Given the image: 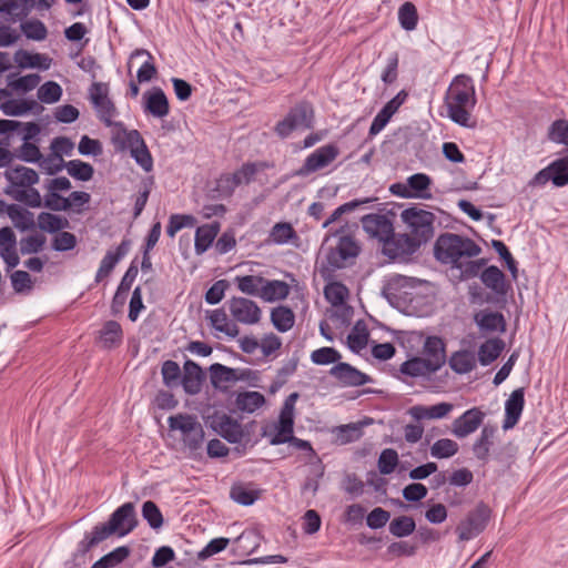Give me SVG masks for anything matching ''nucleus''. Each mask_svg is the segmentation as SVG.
Returning a JSON list of instances; mask_svg holds the SVG:
<instances>
[{
  "mask_svg": "<svg viewBox=\"0 0 568 568\" xmlns=\"http://www.w3.org/2000/svg\"><path fill=\"white\" fill-rule=\"evenodd\" d=\"M504 349L505 342L501 338H489L480 344L477 353L478 357L476 359L480 365L488 366L500 356Z\"/></svg>",
  "mask_w": 568,
  "mask_h": 568,
  "instance_id": "obj_28",
  "label": "nucleus"
},
{
  "mask_svg": "<svg viewBox=\"0 0 568 568\" xmlns=\"http://www.w3.org/2000/svg\"><path fill=\"white\" fill-rule=\"evenodd\" d=\"M409 190L414 195V199H430L432 194L428 192L432 184L430 178L425 173H415L407 179Z\"/></svg>",
  "mask_w": 568,
  "mask_h": 568,
  "instance_id": "obj_47",
  "label": "nucleus"
},
{
  "mask_svg": "<svg viewBox=\"0 0 568 568\" xmlns=\"http://www.w3.org/2000/svg\"><path fill=\"white\" fill-rule=\"evenodd\" d=\"M161 374L163 384L166 387L175 388L180 386L182 379V371L176 362L172 359L163 362L161 367Z\"/></svg>",
  "mask_w": 568,
  "mask_h": 568,
  "instance_id": "obj_49",
  "label": "nucleus"
},
{
  "mask_svg": "<svg viewBox=\"0 0 568 568\" xmlns=\"http://www.w3.org/2000/svg\"><path fill=\"white\" fill-rule=\"evenodd\" d=\"M205 382V373L202 367L192 359H186L183 364L181 384L187 395H197Z\"/></svg>",
  "mask_w": 568,
  "mask_h": 568,
  "instance_id": "obj_19",
  "label": "nucleus"
},
{
  "mask_svg": "<svg viewBox=\"0 0 568 568\" xmlns=\"http://www.w3.org/2000/svg\"><path fill=\"white\" fill-rule=\"evenodd\" d=\"M314 123V108L308 101H300L292 106L285 118L274 128L275 133L285 139L295 130L312 129Z\"/></svg>",
  "mask_w": 568,
  "mask_h": 568,
  "instance_id": "obj_5",
  "label": "nucleus"
},
{
  "mask_svg": "<svg viewBox=\"0 0 568 568\" xmlns=\"http://www.w3.org/2000/svg\"><path fill=\"white\" fill-rule=\"evenodd\" d=\"M210 381L214 388H222L223 384L239 382L236 368L214 363L209 367Z\"/></svg>",
  "mask_w": 568,
  "mask_h": 568,
  "instance_id": "obj_36",
  "label": "nucleus"
},
{
  "mask_svg": "<svg viewBox=\"0 0 568 568\" xmlns=\"http://www.w3.org/2000/svg\"><path fill=\"white\" fill-rule=\"evenodd\" d=\"M57 0H0V14L7 16L11 23L22 22L36 10L49 11Z\"/></svg>",
  "mask_w": 568,
  "mask_h": 568,
  "instance_id": "obj_7",
  "label": "nucleus"
},
{
  "mask_svg": "<svg viewBox=\"0 0 568 568\" xmlns=\"http://www.w3.org/2000/svg\"><path fill=\"white\" fill-rule=\"evenodd\" d=\"M99 339L102 343V347L105 349L119 347L123 341L121 325L113 320L106 321L99 332Z\"/></svg>",
  "mask_w": 568,
  "mask_h": 568,
  "instance_id": "obj_26",
  "label": "nucleus"
},
{
  "mask_svg": "<svg viewBox=\"0 0 568 568\" xmlns=\"http://www.w3.org/2000/svg\"><path fill=\"white\" fill-rule=\"evenodd\" d=\"M481 283L491 290L496 296L505 298L508 291L511 288L506 280L504 272L496 265L485 267L479 276Z\"/></svg>",
  "mask_w": 568,
  "mask_h": 568,
  "instance_id": "obj_20",
  "label": "nucleus"
},
{
  "mask_svg": "<svg viewBox=\"0 0 568 568\" xmlns=\"http://www.w3.org/2000/svg\"><path fill=\"white\" fill-rule=\"evenodd\" d=\"M397 464L398 454L395 449L385 448L382 450L377 462V467L382 475L392 474L395 470Z\"/></svg>",
  "mask_w": 568,
  "mask_h": 568,
  "instance_id": "obj_63",
  "label": "nucleus"
},
{
  "mask_svg": "<svg viewBox=\"0 0 568 568\" xmlns=\"http://www.w3.org/2000/svg\"><path fill=\"white\" fill-rule=\"evenodd\" d=\"M416 530V523L413 517L402 515L395 517L388 525V531L396 538H405Z\"/></svg>",
  "mask_w": 568,
  "mask_h": 568,
  "instance_id": "obj_40",
  "label": "nucleus"
},
{
  "mask_svg": "<svg viewBox=\"0 0 568 568\" xmlns=\"http://www.w3.org/2000/svg\"><path fill=\"white\" fill-rule=\"evenodd\" d=\"M271 323L280 333H286L294 326L295 314L288 306L278 305L271 311Z\"/></svg>",
  "mask_w": 568,
  "mask_h": 568,
  "instance_id": "obj_35",
  "label": "nucleus"
},
{
  "mask_svg": "<svg viewBox=\"0 0 568 568\" xmlns=\"http://www.w3.org/2000/svg\"><path fill=\"white\" fill-rule=\"evenodd\" d=\"M8 195H11L18 202L26 204L29 207L37 209L43 206V201L40 192L33 186H29L28 190H6Z\"/></svg>",
  "mask_w": 568,
  "mask_h": 568,
  "instance_id": "obj_46",
  "label": "nucleus"
},
{
  "mask_svg": "<svg viewBox=\"0 0 568 568\" xmlns=\"http://www.w3.org/2000/svg\"><path fill=\"white\" fill-rule=\"evenodd\" d=\"M14 62L21 69L39 68L47 70L50 68L51 59L41 53H30L23 49H19L13 55Z\"/></svg>",
  "mask_w": 568,
  "mask_h": 568,
  "instance_id": "obj_31",
  "label": "nucleus"
},
{
  "mask_svg": "<svg viewBox=\"0 0 568 568\" xmlns=\"http://www.w3.org/2000/svg\"><path fill=\"white\" fill-rule=\"evenodd\" d=\"M265 282V278L261 275H244V276H236L235 283L237 285V288L251 296H258L261 294V290L263 287V283Z\"/></svg>",
  "mask_w": 568,
  "mask_h": 568,
  "instance_id": "obj_45",
  "label": "nucleus"
},
{
  "mask_svg": "<svg viewBox=\"0 0 568 568\" xmlns=\"http://www.w3.org/2000/svg\"><path fill=\"white\" fill-rule=\"evenodd\" d=\"M290 294V285L280 280H266L263 283V287L261 290L260 297L265 302H275L280 300H284Z\"/></svg>",
  "mask_w": 568,
  "mask_h": 568,
  "instance_id": "obj_33",
  "label": "nucleus"
},
{
  "mask_svg": "<svg viewBox=\"0 0 568 568\" xmlns=\"http://www.w3.org/2000/svg\"><path fill=\"white\" fill-rule=\"evenodd\" d=\"M142 517L154 530H158L163 526V515L159 506L152 500H146L143 503Z\"/></svg>",
  "mask_w": 568,
  "mask_h": 568,
  "instance_id": "obj_60",
  "label": "nucleus"
},
{
  "mask_svg": "<svg viewBox=\"0 0 568 568\" xmlns=\"http://www.w3.org/2000/svg\"><path fill=\"white\" fill-rule=\"evenodd\" d=\"M548 171L552 175V184L562 187L568 184V155L552 161L548 165Z\"/></svg>",
  "mask_w": 568,
  "mask_h": 568,
  "instance_id": "obj_51",
  "label": "nucleus"
},
{
  "mask_svg": "<svg viewBox=\"0 0 568 568\" xmlns=\"http://www.w3.org/2000/svg\"><path fill=\"white\" fill-rule=\"evenodd\" d=\"M399 373L413 378H429L436 371L424 357L414 356L400 364Z\"/></svg>",
  "mask_w": 568,
  "mask_h": 568,
  "instance_id": "obj_25",
  "label": "nucleus"
},
{
  "mask_svg": "<svg viewBox=\"0 0 568 568\" xmlns=\"http://www.w3.org/2000/svg\"><path fill=\"white\" fill-rule=\"evenodd\" d=\"M229 310L236 322L245 325L258 323L262 316L260 306L246 297H232L229 301Z\"/></svg>",
  "mask_w": 568,
  "mask_h": 568,
  "instance_id": "obj_13",
  "label": "nucleus"
},
{
  "mask_svg": "<svg viewBox=\"0 0 568 568\" xmlns=\"http://www.w3.org/2000/svg\"><path fill=\"white\" fill-rule=\"evenodd\" d=\"M171 430H180L184 444L191 449H199L204 440V430L195 415L180 413L168 418Z\"/></svg>",
  "mask_w": 568,
  "mask_h": 568,
  "instance_id": "obj_8",
  "label": "nucleus"
},
{
  "mask_svg": "<svg viewBox=\"0 0 568 568\" xmlns=\"http://www.w3.org/2000/svg\"><path fill=\"white\" fill-rule=\"evenodd\" d=\"M474 322L481 332L505 333L506 320L500 312L483 310L474 315Z\"/></svg>",
  "mask_w": 568,
  "mask_h": 568,
  "instance_id": "obj_24",
  "label": "nucleus"
},
{
  "mask_svg": "<svg viewBox=\"0 0 568 568\" xmlns=\"http://www.w3.org/2000/svg\"><path fill=\"white\" fill-rule=\"evenodd\" d=\"M339 155L336 144L329 143L316 149L304 160L303 165L296 171L298 176H307L329 165Z\"/></svg>",
  "mask_w": 568,
  "mask_h": 568,
  "instance_id": "obj_11",
  "label": "nucleus"
},
{
  "mask_svg": "<svg viewBox=\"0 0 568 568\" xmlns=\"http://www.w3.org/2000/svg\"><path fill=\"white\" fill-rule=\"evenodd\" d=\"M139 525V519L133 503L128 501L119 506L109 517L108 521L100 523L87 531L78 542L74 557H84L92 548L100 545L111 536L119 538L132 532Z\"/></svg>",
  "mask_w": 568,
  "mask_h": 568,
  "instance_id": "obj_1",
  "label": "nucleus"
},
{
  "mask_svg": "<svg viewBox=\"0 0 568 568\" xmlns=\"http://www.w3.org/2000/svg\"><path fill=\"white\" fill-rule=\"evenodd\" d=\"M358 254V246L348 235L341 236L338 244L335 248H331L327 253V265H323L320 274L324 281H329L334 277V271L342 268L345 261L349 257H355Z\"/></svg>",
  "mask_w": 568,
  "mask_h": 568,
  "instance_id": "obj_9",
  "label": "nucleus"
},
{
  "mask_svg": "<svg viewBox=\"0 0 568 568\" xmlns=\"http://www.w3.org/2000/svg\"><path fill=\"white\" fill-rule=\"evenodd\" d=\"M448 364L456 374L463 375L476 368L477 359L475 353L460 349L452 354Z\"/></svg>",
  "mask_w": 568,
  "mask_h": 568,
  "instance_id": "obj_30",
  "label": "nucleus"
},
{
  "mask_svg": "<svg viewBox=\"0 0 568 568\" xmlns=\"http://www.w3.org/2000/svg\"><path fill=\"white\" fill-rule=\"evenodd\" d=\"M496 428L486 425L481 428L479 437L473 444V453L478 460L487 462Z\"/></svg>",
  "mask_w": 568,
  "mask_h": 568,
  "instance_id": "obj_34",
  "label": "nucleus"
},
{
  "mask_svg": "<svg viewBox=\"0 0 568 568\" xmlns=\"http://www.w3.org/2000/svg\"><path fill=\"white\" fill-rule=\"evenodd\" d=\"M363 230L373 239L384 243V241L393 235V221L384 214H366L361 219Z\"/></svg>",
  "mask_w": 568,
  "mask_h": 568,
  "instance_id": "obj_14",
  "label": "nucleus"
},
{
  "mask_svg": "<svg viewBox=\"0 0 568 568\" xmlns=\"http://www.w3.org/2000/svg\"><path fill=\"white\" fill-rule=\"evenodd\" d=\"M398 21L406 31H413L418 23V13L414 3L405 2L398 9Z\"/></svg>",
  "mask_w": 568,
  "mask_h": 568,
  "instance_id": "obj_56",
  "label": "nucleus"
},
{
  "mask_svg": "<svg viewBox=\"0 0 568 568\" xmlns=\"http://www.w3.org/2000/svg\"><path fill=\"white\" fill-rule=\"evenodd\" d=\"M325 466L320 458L310 464V475L302 486L303 491H312L315 495L320 488V479L324 476Z\"/></svg>",
  "mask_w": 568,
  "mask_h": 568,
  "instance_id": "obj_57",
  "label": "nucleus"
},
{
  "mask_svg": "<svg viewBox=\"0 0 568 568\" xmlns=\"http://www.w3.org/2000/svg\"><path fill=\"white\" fill-rule=\"evenodd\" d=\"M37 225L41 231L53 234L69 227V221L50 212H41L38 215Z\"/></svg>",
  "mask_w": 568,
  "mask_h": 568,
  "instance_id": "obj_37",
  "label": "nucleus"
},
{
  "mask_svg": "<svg viewBox=\"0 0 568 568\" xmlns=\"http://www.w3.org/2000/svg\"><path fill=\"white\" fill-rule=\"evenodd\" d=\"M230 497L242 506H251L258 499L260 490L248 488L243 484H237L232 486Z\"/></svg>",
  "mask_w": 568,
  "mask_h": 568,
  "instance_id": "obj_48",
  "label": "nucleus"
},
{
  "mask_svg": "<svg viewBox=\"0 0 568 568\" xmlns=\"http://www.w3.org/2000/svg\"><path fill=\"white\" fill-rule=\"evenodd\" d=\"M329 375L346 387L362 386L373 382L369 375L344 362H338L334 365L329 369Z\"/></svg>",
  "mask_w": 568,
  "mask_h": 568,
  "instance_id": "obj_15",
  "label": "nucleus"
},
{
  "mask_svg": "<svg viewBox=\"0 0 568 568\" xmlns=\"http://www.w3.org/2000/svg\"><path fill=\"white\" fill-rule=\"evenodd\" d=\"M209 320L216 331L224 333L229 337L237 336L239 327L234 323H229L227 315L223 308L212 311Z\"/></svg>",
  "mask_w": 568,
  "mask_h": 568,
  "instance_id": "obj_41",
  "label": "nucleus"
},
{
  "mask_svg": "<svg viewBox=\"0 0 568 568\" xmlns=\"http://www.w3.org/2000/svg\"><path fill=\"white\" fill-rule=\"evenodd\" d=\"M64 168L67 169L69 175L73 179L87 182L93 178L94 169L93 166L81 160H71L65 162Z\"/></svg>",
  "mask_w": 568,
  "mask_h": 568,
  "instance_id": "obj_50",
  "label": "nucleus"
},
{
  "mask_svg": "<svg viewBox=\"0 0 568 568\" xmlns=\"http://www.w3.org/2000/svg\"><path fill=\"white\" fill-rule=\"evenodd\" d=\"M140 55H146L148 60L139 68L136 79L140 83L151 81L158 73L156 67L153 62V55L145 49H136L132 52L131 59Z\"/></svg>",
  "mask_w": 568,
  "mask_h": 568,
  "instance_id": "obj_44",
  "label": "nucleus"
},
{
  "mask_svg": "<svg viewBox=\"0 0 568 568\" xmlns=\"http://www.w3.org/2000/svg\"><path fill=\"white\" fill-rule=\"evenodd\" d=\"M63 94L61 85L55 81H47L39 87L37 97L40 102L52 104L60 101Z\"/></svg>",
  "mask_w": 568,
  "mask_h": 568,
  "instance_id": "obj_58",
  "label": "nucleus"
},
{
  "mask_svg": "<svg viewBox=\"0 0 568 568\" xmlns=\"http://www.w3.org/2000/svg\"><path fill=\"white\" fill-rule=\"evenodd\" d=\"M131 554L128 546H120L98 559L91 568H114L123 562Z\"/></svg>",
  "mask_w": 568,
  "mask_h": 568,
  "instance_id": "obj_39",
  "label": "nucleus"
},
{
  "mask_svg": "<svg viewBox=\"0 0 568 568\" xmlns=\"http://www.w3.org/2000/svg\"><path fill=\"white\" fill-rule=\"evenodd\" d=\"M130 246L131 241L129 239H123L115 251L110 250L105 253L99 266H101L104 272L111 274L116 264L129 253Z\"/></svg>",
  "mask_w": 568,
  "mask_h": 568,
  "instance_id": "obj_38",
  "label": "nucleus"
},
{
  "mask_svg": "<svg viewBox=\"0 0 568 568\" xmlns=\"http://www.w3.org/2000/svg\"><path fill=\"white\" fill-rule=\"evenodd\" d=\"M298 397V393L294 392L290 394L284 400L278 417V424H283L284 428L294 427V408Z\"/></svg>",
  "mask_w": 568,
  "mask_h": 568,
  "instance_id": "obj_62",
  "label": "nucleus"
},
{
  "mask_svg": "<svg viewBox=\"0 0 568 568\" xmlns=\"http://www.w3.org/2000/svg\"><path fill=\"white\" fill-rule=\"evenodd\" d=\"M484 418L485 413L480 408H469L453 422L452 434L457 438H465L478 429Z\"/></svg>",
  "mask_w": 568,
  "mask_h": 568,
  "instance_id": "obj_16",
  "label": "nucleus"
},
{
  "mask_svg": "<svg viewBox=\"0 0 568 568\" xmlns=\"http://www.w3.org/2000/svg\"><path fill=\"white\" fill-rule=\"evenodd\" d=\"M153 184H154V179L152 176H148L142 180V182L140 184L139 194L136 195L135 201H134V207H133L134 219L139 217L141 215V213L143 212V210L148 203L150 193L152 191Z\"/></svg>",
  "mask_w": 568,
  "mask_h": 568,
  "instance_id": "obj_61",
  "label": "nucleus"
},
{
  "mask_svg": "<svg viewBox=\"0 0 568 568\" xmlns=\"http://www.w3.org/2000/svg\"><path fill=\"white\" fill-rule=\"evenodd\" d=\"M0 110L8 116H21L29 112L39 114L44 108L32 99H10L1 103Z\"/></svg>",
  "mask_w": 568,
  "mask_h": 568,
  "instance_id": "obj_22",
  "label": "nucleus"
},
{
  "mask_svg": "<svg viewBox=\"0 0 568 568\" xmlns=\"http://www.w3.org/2000/svg\"><path fill=\"white\" fill-rule=\"evenodd\" d=\"M20 29L28 39L34 41H42L48 36L45 24L39 19L23 20L20 22Z\"/></svg>",
  "mask_w": 568,
  "mask_h": 568,
  "instance_id": "obj_54",
  "label": "nucleus"
},
{
  "mask_svg": "<svg viewBox=\"0 0 568 568\" xmlns=\"http://www.w3.org/2000/svg\"><path fill=\"white\" fill-rule=\"evenodd\" d=\"M525 407V388L519 387L511 392L505 402V417L503 420V429L509 430L514 428L523 414Z\"/></svg>",
  "mask_w": 568,
  "mask_h": 568,
  "instance_id": "obj_17",
  "label": "nucleus"
},
{
  "mask_svg": "<svg viewBox=\"0 0 568 568\" xmlns=\"http://www.w3.org/2000/svg\"><path fill=\"white\" fill-rule=\"evenodd\" d=\"M143 111L159 119L170 113L169 100L160 87H153L143 93Z\"/></svg>",
  "mask_w": 568,
  "mask_h": 568,
  "instance_id": "obj_18",
  "label": "nucleus"
},
{
  "mask_svg": "<svg viewBox=\"0 0 568 568\" xmlns=\"http://www.w3.org/2000/svg\"><path fill=\"white\" fill-rule=\"evenodd\" d=\"M254 425L255 422H252L243 427L236 419L232 418L227 414L215 413L210 416V427L226 442L230 444H239L242 439L245 440V444L242 445V449L239 447L236 448L241 454L246 452V445L250 443V439L247 438L248 427Z\"/></svg>",
  "mask_w": 568,
  "mask_h": 568,
  "instance_id": "obj_6",
  "label": "nucleus"
},
{
  "mask_svg": "<svg viewBox=\"0 0 568 568\" xmlns=\"http://www.w3.org/2000/svg\"><path fill=\"white\" fill-rule=\"evenodd\" d=\"M293 239H297V234L287 222H278L270 231V241L275 244H286Z\"/></svg>",
  "mask_w": 568,
  "mask_h": 568,
  "instance_id": "obj_55",
  "label": "nucleus"
},
{
  "mask_svg": "<svg viewBox=\"0 0 568 568\" xmlns=\"http://www.w3.org/2000/svg\"><path fill=\"white\" fill-rule=\"evenodd\" d=\"M324 287V296L326 301L333 306H339L345 303L348 297V288L342 282H334L333 278L326 281Z\"/></svg>",
  "mask_w": 568,
  "mask_h": 568,
  "instance_id": "obj_43",
  "label": "nucleus"
},
{
  "mask_svg": "<svg viewBox=\"0 0 568 568\" xmlns=\"http://www.w3.org/2000/svg\"><path fill=\"white\" fill-rule=\"evenodd\" d=\"M547 139L556 144H561L568 148V120L557 119L547 130Z\"/></svg>",
  "mask_w": 568,
  "mask_h": 568,
  "instance_id": "obj_52",
  "label": "nucleus"
},
{
  "mask_svg": "<svg viewBox=\"0 0 568 568\" xmlns=\"http://www.w3.org/2000/svg\"><path fill=\"white\" fill-rule=\"evenodd\" d=\"M265 404V396L256 390L240 392L235 396V406L243 413L252 414Z\"/></svg>",
  "mask_w": 568,
  "mask_h": 568,
  "instance_id": "obj_32",
  "label": "nucleus"
},
{
  "mask_svg": "<svg viewBox=\"0 0 568 568\" xmlns=\"http://www.w3.org/2000/svg\"><path fill=\"white\" fill-rule=\"evenodd\" d=\"M449 119L467 129H475L477 122L471 119L469 109L476 104L475 87L473 79L466 74H459L452 81L445 98Z\"/></svg>",
  "mask_w": 568,
  "mask_h": 568,
  "instance_id": "obj_2",
  "label": "nucleus"
},
{
  "mask_svg": "<svg viewBox=\"0 0 568 568\" xmlns=\"http://www.w3.org/2000/svg\"><path fill=\"white\" fill-rule=\"evenodd\" d=\"M341 353L333 347H321L311 354V361L316 365H328L341 359Z\"/></svg>",
  "mask_w": 568,
  "mask_h": 568,
  "instance_id": "obj_64",
  "label": "nucleus"
},
{
  "mask_svg": "<svg viewBox=\"0 0 568 568\" xmlns=\"http://www.w3.org/2000/svg\"><path fill=\"white\" fill-rule=\"evenodd\" d=\"M480 252L481 247L471 239L449 232L440 234L434 245L436 260L459 272L467 258L476 257Z\"/></svg>",
  "mask_w": 568,
  "mask_h": 568,
  "instance_id": "obj_3",
  "label": "nucleus"
},
{
  "mask_svg": "<svg viewBox=\"0 0 568 568\" xmlns=\"http://www.w3.org/2000/svg\"><path fill=\"white\" fill-rule=\"evenodd\" d=\"M220 232V223L213 222L199 226L195 232L194 250L197 255L205 253L212 245L214 239Z\"/></svg>",
  "mask_w": 568,
  "mask_h": 568,
  "instance_id": "obj_27",
  "label": "nucleus"
},
{
  "mask_svg": "<svg viewBox=\"0 0 568 568\" xmlns=\"http://www.w3.org/2000/svg\"><path fill=\"white\" fill-rule=\"evenodd\" d=\"M458 444L449 438L436 440L430 447V455L437 459L450 458L458 453Z\"/></svg>",
  "mask_w": 568,
  "mask_h": 568,
  "instance_id": "obj_59",
  "label": "nucleus"
},
{
  "mask_svg": "<svg viewBox=\"0 0 568 568\" xmlns=\"http://www.w3.org/2000/svg\"><path fill=\"white\" fill-rule=\"evenodd\" d=\"M490 514V508L486 504L479 503L456 527L458 539L468 541L477 537L486 529Z\"/></svg>",
  "mask_w": 568,
  "mask_h": 568,
  "instance_id": "obj_10",
  "label": "nucleus"
},
{
  "mask_svg": "<svg viewBox=\"0 0 568 568\" xmlns=\"http://www.w3.org/2000/svg\"><path fill=\"white\" fill-rule=\"evenodd\" d=\"M6 180L13 187H29L39 182V174L36 170L24 166L16 165L14 168L4 172Z\"/></svg>",
  "mask_w": 568,
  "mask_h": 568,
  "instance_id": "obj_23",
  "label": "nucleus"
},
{
  "mask_svg": "<svg viewBox=\"0 0 568 568\" xmlns=\"http://www.w3.org/2000/svg\"><path fill=\"white\" fill-rule=\"evenodd\" d=\"M9 217L20 231H28L36 227L33 213L18 204H11Z\"/></svg>",
  "mask_w": 568,
  "mask_h": 568,
  "instance_id": "obj_42",
  "label": "nucleus"
},
{
  "mask_svg": "<svg viewBox=\"0 0 568 568\" xmlns=\"http://www.w3.org/2000/svg\"><path fill=\"white\" fill-rule=\"evenodd\" d=\"M400 219L409 231V235L420 245L426 244L434 236L436 216L433 212L412 204L400 213Z\"/></svg>",
  "mask_w": 568,
  "mask_h": 568,
  "instance_id": "obj_4",
  "label": "nucleus"
},
{
  "mask_svg": "<svg viewBox=\"0 0 568 568\" xmlns=\"http://www.w3.org/2000/svg\"><path fill=\"white\" fill-rule=\"evenodd\" d=\"M373 419L369 417L364 418L357 423H349L341 425L336 428L337 442L342 445H346L358 440L363 436V427L371 425Z\"/></svg>",
  "mask_w": 568,
  "mask_h": 568,
  "instance_id": "obj_29",
  "label": "nucleus"
},
{
  "mask_svg": "<svg viewBox=\"0 0 568 568\" xmlns=\"http://www.w3.org/2000/svg\"><path fill=\"white\" fill-rule=\"evenodd\" d=\"M420 246L409 234H395L393 231V235L383 243V253L390 260H396L416 253Z\"/></svg>",
  "mask_w": 568,
  "mask_h": 568,
  "instance_id": "obj_12",
  "label": "nucleus"
},
{
  "mask_svg": "<svg viewBox=\"0 0 568 568\" xmlns=\"http://www.w3.org/2000/svg\"><path fill=\"white\" fill-rule=\"evenodd\" d=\"M12 161L18 159L26 163H37L41 160L42 153L39 146L33 142H23L22 145L11 151Z\"/></svg>",
  "mask_w": 568,
  "mask_h": 568,
  "instance_id": "obj_53",
  "label": "nucleus"
},
{
  "mask_svg": "<svg viewBox=\"0 0 568 568\" xmlns=\"http://www.w3.org/2000/svg\"><path fill=\"white\" fill-rule=\"evenodd\" d=\"M423 357L438 372L446 362L445 344L438 336H428L423 346Z\"/></svg>",
  "mask_w": 568,
  "mask_h": 568,
  "instance_id": "obj_21",
  "label": "nucleus"
}]
</instances>
